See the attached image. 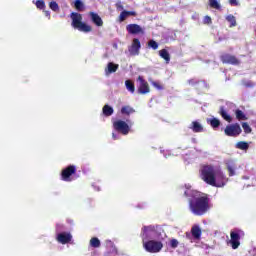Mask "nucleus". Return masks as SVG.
I'll use <instances>...</instances> for the list:
<instances>
[{"label": "nucleus", "instance_id": "nucleus-1", "mask_svg": "<svg viewBox=\"0 0 256 256\" xmlns=\"http://www.w3.org/2000/svg\"><path fill=\"white\" fill-rule=\"evenodd\" d=\"M200 179L210 185L211 187H225L229 178L225 176V173L221 171V168H217L212 164H204L200 168Z\"/></svg>", "mask_w": 256, "mask_h": 256}, {"label": "nucleus", "instance_id": "nucleus-2", "mask_svg": "<svg viewBox=\"0 0 256 256\" xmlns=\"http://www.w3.org/2000/svg\"><path fill=\"white\" fill-rule=\"evenodd\" d=\"M184 195L185 197H190L188 203L189 209L193 215L201 217L209 211V196H207V194L201 195V192L197 190H186Z\"/></svg>", "mask_w": 256, "mask_h": 256}, {"label": "nucleus", "instance_id": "nucleus-3", "mask_svg": "<svg viewBox=\"0 0 256 256\" xmlns=\"http://www.w3.org/2000/svg\"><path fill=\"white\" fill-rule=\"evenodd\" d=\"M70 17L72 20L71 26L74 29L81 31L82 33H91V31H93V28L90 25L83 22V15L80 13L72 12Z\"/></svg>", "mask_w": 256, "mask_h": 256}, {"label": "nucleus", "instance_id": "nucleus-4", "mask_svg": "<svg viewBox=\"0 0 256 256\" xmlns=\"http://www.w3.org/2000/svg\"><path fill=\"white\" fill-rule=\"evenodd\" d=\"M77 174V166L76 165H68L66 168L61 171V180L66 181L67 183L73 181V175Z\"/></svg>", "mask_w": 256, "mask_h": 256}, {"label": "nucleus", "instance_id": "nucleus-5", "mask_svg": "<svg viewBox=\"0 0 256 256\" xmlns=\"http://www.w3.org/2000/svg\"><path fill=\"white\" fill-rule=\"evenodd\" d=\"M143 247L148 253H159L163 249V243L155 240L143 241Z\"/></svg>", "mask_w": 256, "mask_h": 256}, {"label": "nucleus", "instance_id": "nucleus-6", "mask_svg": "<svg viewBox=\"0 0 256 256\" xmlns=\"http://www.w3.org/2000/svg\"><path fill=\"white\" fill-rule=\"evenodd\" d=\"M224 133L227 137H239L243 130L241 129V125L239 123L227 125L224 129Z\"/></svg>", "mask_w": 256, "mask_h": 256}, {"label": "nucleus", "instance_id": "nucleus-7", "mask_svg": "<svg viewBox=\"0 0 256 256\" xmlns=\"http://www.w3.org/2000/svg\"><path fill=\"white\" fill-rule=\"evenodd\" d=\"M113 127L115 131L121 133L122 135H129V131H131V127L129 124L123 120H117L113 123Z\"/></svg>", "mask_w": 256, "mask_h": 256}, {"label": "nucleus", "instance_id": "nucleus-8", "mask_svg": "<svg viewBox=\"0 0 256 256\" xmlns=\"http://www.w3.org/2000/svg\"><path fill=\"white\" fill-rule=\"evenodd\" d=\"M241 235H243V231H231L230 232V244L232 249H239V245H241Z\"/></svg>", "mask_w": 256, "mask_h": 256}, {"label": "nucleus", "instance_id": "nucleus-9", "mask_svg": "<svg viewBox=\"0 0 256 256\" xmlns=\"http://www.w3.org/2000/svg\"><path fill=\"white\" fill-rule=\"evenodd\" d=\"M137 81H139V87L137 89V93L139 95H147V93H151V87H149V82L143 79V76H138Z\"/></svg>", "mask_w": 256, "mask_h": 256}, {"label": "nucleus", "instance_id": "nucleus-10", "mask_svg": "<svg viewBox=\"0 0 256 256\" xmlns=\"http://www.w3.org/2000/svg\"><path fill=\"white\" fill-rule=\"evenodd\" d=\"M220 61L226 65H239L241 62L237 57L229 53H224L220 56Z\"/></svg>", "mask_w": 256, "mask_h": 256}, {"label": "nucleus", "instance_id": "nucleus-11", "mask_svg": "<svg viewBox=\"0 0 256 256\" xmlns=\"http://www.w3.org/2000/svg\"><path fill=\"white\" fill-rule=\"evenodd\" d=\"M128 51L132 57L139 55L141 51V41L138 38L132 40V44L128 47Z\"/></svg>", "mask_w": 256, "mask_h": 256}, {"label": "nucleus", "instance_id": "nucleus-12", "mask_svg": "<svg viewBox=\"0 0 256 256\" xmlns=\"http://www.w3.org/2000/svg\"><path fill=\"white\" fill-rule=\"evenodd\" d=\"M126 31L129 35H145V30L139 24H128Z\"/></svg>", "mask_w": 256, "mask_h": 256}, {"label": "nucleus", "instance_id": "nucleus-13", "mask_svg": "<svg viewBox=\"0 0 256 256\" xmlns=\"http://www.w3.org/2000/svg\"><path fill=\"white\" fill-rule=\"evenodd\" d=\"M56 239L58 243H61L62 245H67V243H71L73 235H71V232H62L57 235Z\"/></svg>", "mask_w": 256, "mask_h": 256}, {"label": "nucleus", "instance_id": "nucleus-14", "mask_svg": "<svg viewBox=\"0 0 256 256\" xmlns=\"http://www.w3.org/2000/svg\"><path fill=\"white\" fill-rule=\"evenodd\" d=\"M88 17H90V21L96 25V27H103V19L99 14L95 12H89Z\"/></svg>", "mask_w": 256, "mask_h": 256}, {"label": "nucleus", "instance_id": "nucleus-15", "mask_svg": "<svg viewBox=\"0 0 256 256\" xmlns=\"http://www.w3.org/2000/svg\"><path fill=\"white\" fill-rule=\"evenodd\" d=\"M127 17H137V12L123 10L119 15V23H123Z\"/></svg>", "mask_w": 256, "mask_h": 256}, {"label": "nucleus", "instance_id": "nucleus-16", "mask_svg": "<svg viewBox=\"0 0 256 256\" xmlns=\"http://www.w3.org/2000/svg\"><path fill=\"white\" fill-rule=\"evenodd\" d=\"M219 115L223 118L224 121H227L228 123H231L233 121V118H231V115L227 113L224 106H221L219 109Z\"/></svg>", "mask_w": 256, "mask_h": 256}, {"label": "nucleus", "instance_id": "nucleus-17", "mask_svg": "<svg viewBox=\"0 0 256 256\" xmlns=\"http://www.w3.org/2000/svg\"><path fill=\"white\" fill-rule=\"evenodd\" d=\"M190 129L194 133H203V125H201V123H199L198 121H193Z\"/></svg>", "mask_w": 256, "mask_h": 256}, {"label": "nucleus", "instance_id": "nucleus-18", "mask_svg": "<svg viewBox=\"0 0 256 256\" xmlns=\"http://www.w3.org/2000/svg\"><path fill=\"white\" fill-rule=\"evenodd\" d=\"M117 69H119V64H115L113 62L108 63L107 69L105 70L106 74L109 75L111 73L117 72Z\"/></svg>", "mask_w": 256, "mask_h": 256}, {"label": "nucleus", "instance_id": "nucleus-19", "mask_svg": "<svg viewBox=\"0 0 256 256\" xmlns=\"http://www.w3.org/2000/svg\"><path fill=\"white\" fill-rule=\"evenodd\" d=\"M102 113L105 117H111V115L114 113L113 107L108 104L104 105L102 108Z\"/></svg>", "mask_w": 256, "mask_h": 256}, {"label": "nucleus", "instance_id": "nucleus-20", "mask_svg": "<svg viewBox=\"0 0 256 256\" xmlns=\"http://www.w3.org/2000/svg\"><path fill=\"white\" fill-rule=\"evenodd\" d=\"M191 234L194 239H201V228L199 226H193L191 228Z\"/></svg>", "mask_w": 256, "mask_h": 256}, {"label": "nucleus", "instance_id": "nucleus-21", "mask_svg": "<svg viewBox=\"0 0 256 256\" xmlns=\"http://www.w3.org/2000/svg\"><path fill=\"white\" fill-rule=\"evenodd\" d=\"M159 55L166 63H169L171 61V55L169 54V51L167 49H162L159 51Z\"/></svg>", "mask_w": 256, "mask_h": 256}, {"label": "nucleus", "instance_id": "nucleus-22", "mask_svg": "<svg viewBox=\"0 0 256 256\" xmlns=\"http://www.w3.org/2000/svg\"><path fill=\"white\" fill-rule=\"evenodd\" d=\"M236 149H240V151H247L249 149V143L245 141H239L236 143Z\"/></svg>", "mask_w": 256, "mask_h": 256}, {"label": "nucleus", "instance_id": "nucleus-23", "mask_svg": "<svg viewBox=\"0 0 256 256\" xmlns=\"http://www.w3.org/2000/svg\"><path fill=\"white\" fill-rule=\"evenodd\" d=\"M226 21L230 23V28L237 27V19L233 16V14H229L228 16H226Z\"/></svg>", "mask_w": 256, "mask_h": 256}, {"label": "nucleus", "instance_id": "nucleus-24", "mask_svg": "<svg viewBox=\"0 0 256 256\" xmlns=\"http://www.w3.org/2000/svg\"><path fill=\"white\" fill-rule=\"evenodd\" d=\"M131 113H135V109L131 106H123L121 108V114L122 115H131Z\"/></svg>", "mask_w": 256, "mask_h": 256}, {"label": "nucleus", "instance_id": "nucleus-25", "mask_svg": "<svg viewBox=\"0 0 256 256\" xmlns=\"http://www.w3.org/2000/svg\"><path fill=\"white\" fill-rule=\"evenodd\" d=\"M207 123H209V125H211V127H213V129H217V127H219L221 125V121L217 118H212L207 120Z\"/></svg>", "mask_w": 256, "mask_h": 256}, {"label": "nucleus", "instance_id": "nucleus-26", "mask_svg": "<svg viewBox=\"0 0 256 256\" xmlns=\"http://www.w3.org/2000/svg\"><path fill=\"white\" fill-rule=\"evenodd\" d=\"M125 85H126L127 91H129L130 93H135V83H133V81L126 80Z\"/></svg>", "mask_w": 256, "mask_h": 256}, {"label": "nucleus", "instance_id": "nucleus-27", "mask_svg": "<svg viewBox=\"0 0 256 256\" xmlns=\"http://www.w3.org/2000/svg\"><path fill=\"white\" fill-rule=\"evenodd\" d=\"M235 115L238 121H247V116L241 110L237 109Z\"/></svg>", "mask_w": 256, "mask_h": 256}, {"label": "nucleus", "instance_id": "nucleus-28", "mask_svg": "<svg viewBox=\"0 0 256 256\" xmlns=\"http://www.w3.org/2000/svg\"><path fill=\"white\" fill-rule=\"evenodd\" d=\"M74 7L76 11H85V4L81 0H75Z\"/></svg>", "mask_w": 256, "mask_h": 256}, {"label": "nucleus", "instance_id": "nucleus-29", "mask_svg": "<svg viewBox=\"0 0 256 256\" xmlns=\"http://www.w3.org/2000/svg\"><path fill=\"white\" fill-rule=\"evenodd\" d=\"M90 245L94 247V249H97L101 247V241L97 237H93L90 239Z\"/></svg>", "mask_w": 256, "mask_h": 256}, {"label": "nucleus", "instance_id": "nucleus-30", "mask_svg": "<svg viewBox=\"0 0 256 256\" xmlns=\"http://www.w3.org/2000/svg\"><path fill=\"white\" fill-rule=\"evenodd\" d=\"M209 5L212 9H221V4L217 0H209Z\"/></svg>", "mask_w": 256, "mask_h": 256}, {"label": "nucleus", "instance_id": "nucleus-31", "mask_svg": "<svg viewBox=\"0 0 256 256\" xmlns=\"http://www.w3.org/2000/svg\"><path fill=\"white\" fill-rule=\"evenodd\" d=\"M148 47H150L151 49H153L154 51L159 49V43H157V41L155 40H150L148 41Z\"/></svg>", "mask_w": 256, "mask_h": 256}, {"label": "nucleus", "instance_id": "nucleus-32", "mask_svg": "<svg viewBox=\"0 0 256 256\" xmlns=\"http://www.w3.org/2000/svg\"><path fill=\"white\" fill-rule=\"evenodd\" d=\"M49 7L55 13H57L59 11V4H57V2H55V1L50 2Z\"/></svg>", "mask_w": 256, "mask_h": 256}, {"label": "nucleus", "instance_id": "nucleus-33", "mask_svg": "<svg viewBox=\"0 0 256 256\" xmlns=\"http://www.w3.org/2000/svg\"><path fill=\"white\" fill-rule=\"evenodd\" d=\"M242 129L244 130V133H246L247 135H248L249 133H251V131H253V130L251 129V126H249V124H248L247 122H243V123H242Z\"/></svg>", "mask_w": 256, "mask_h": 256}, {"label": "nucleus", "instance_id": "nucleus-34", "mask_svg": "<svg viewBox=\"0 0 256 256\" xmlns=\"http://www.w3.org/2000/svg\"><path fill=\"white\" fill-rule=\"evenodd\" d=\"M235 169H236L235 165H231V164L227 165V171L229 173V177L235 176Z\"/></svg>", "mask_w": 256, "mask_h": 256}, {"label": "nucleus", "instance_id": "nucleus-35", "mask_svg": "<svg viewBox=\"0 0 256 256\" xmlns=\"http://www.w3.org/2000/svg\"><path fill=\"white\" fill-rule=\"evenodd\" d=\"M37 9L43 10L45 9V1L44 0H37L36 1Z\"/></svg>", "mask_w": 256, "mask_h": 256}, {"label": "nucleus", "instance_id": "nucleus-36", "mask_svg": "<svg viewBox=\"0 0 256 256\" xmlns=\"http://www.w3.org/2000/svg\"><path fill=\"white\" fill-rule=\"evenodd\" d=\"M151 85H153L155 87V89H158V91H163V89H164L162 84L157 81H152Z\"/></svg>", "mask_w": 256, "mask_h": 256}, {"label": "nucleus", "instance_id": "nucleus-37", "mask_svg": "<svg viewBox=\"0 0 256 256\" xmlns=\"http://www.w3.org/2000/svg\"><path fill=\"white\" fill-rule=\"evenodd\" d=\"M199 83H202L201 80H197L195 78L188 80V84L192 87H195V85H199Z\"/></svg>", "mask_w": 256, "mask_h": 256}, {"label": "nucleus", "instance_id": "nucleus-38", "mask_svg": "<svg viewBox=\"0 0 256 256\" xmlns=\"http://www.w3.org/2000/svg\"><path fill=\"white\" fill-rule=\"evenodd\" d=\"M170 247L172 249H177V247H179V241L177 239H172L170 241Z\"/></svg>", "mask_w": 256, "mask_h": 256}, {"label": "nucleus", "instance_id": "nucleus-39", "mask_svg": "<svg viewBox=\"0 0 256 256\" xmlns=\"http://www.w3.org/2000/svg\"><path fill=\"white\" fill-rule=\"evenodd\" d=\"M204 25H211L213 23V20H211V16H205L203 19Z\"/></svg>", "mask_w": 256, "mask_h": 256}, {"label": "nucleus", "instance_id": "nucleus-40", "mask_svg": "<svg viewBox=\"0 0 256 256\" xmlns=\"http://www.w3.org/2000/svg\"><path fill=\"white\" fill-rule=\"evenodd\" d=\"M116 9L117 11H123L124 9L123 4H121V2L116 3Z\"/></svg>", "mask_w": 256, "mask_h": 256}, {"label": "nucleus", "instance_id": "nucleus-41", "mask_svg": "<svg viewBox=\"0 0 256 256\" xmlns=\"http://www.w3.org/2000/svg\"><path fill=\"white\" fill-rule=\"evenodd\" d=\"M230 5H234L237 6L239 5V3L237 2V0H229Z\"/></svg>", "mask_w": 256, "mask_h": 256}, {"label": "nucleus", "instance_id": "nucleus-42", "mask_svg": "<svg viewBox=\"0 0 256 256\" xmlns=\"http://www.w3.org/2000/svg\"><path fill=\"white\" fill-rule=\"evenodd\" d=\"M45 16L48 17L49 19H51V12L49 11H44Z\"/></svg>", "mask_w": 256, "mask_h": 256}, {"label": "nucleus", "instance_id": "nucleus-43", "mask_svg": "<svg viewBox=\"0 0 256 256\" xmlns=\"http://www.w3.org/2000/svg\"><path fill=\"white\" fill-rule=\"evenodd\" d=\"M112 137H113L114 140H117V134L112 133Z\"/></svg>", "mask_w": 256, "mask_h": 256}, {"label": "nucleus", "instance_id": "nucleus-44", "mask_svg": "<svg viewBox=\"0 0 256 256\" xmlns=\"http://www.w3.org/2000/svg\"><path fill=\"white\" fill-rule=\"evenodd\" d=\"M144 231H147V226L144 227Z\"/></svg>", "mask_w": 256, "mask_h": 256}]
</instances>
